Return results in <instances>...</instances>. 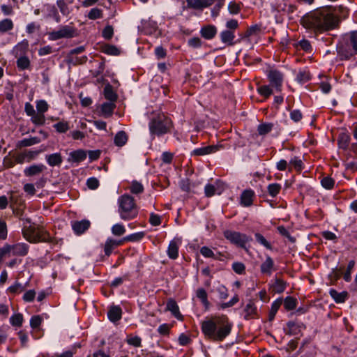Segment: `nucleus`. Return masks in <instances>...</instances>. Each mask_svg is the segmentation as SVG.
Here are the masks:
<instances>
[{
  "label": "nucleus",
  "mask_w": 357,
  "mask_h": 357,
  "mask_svg": "<svg viewBox=\"0 0 357 357\" xmlns=\"http://www.w3.org/2000/svg\"><path fill=\"white\" fill-rule=\"evenodd\" d=\"M224 190V183L217 182L215 185L208 184L205 186L204 192L206 197H210L215 194L220 195Z\"/></svg>",
  "instance_id": "obj_12"
},
{
  "label": "nucleus",
  "mask_w": 357,
  "mask_h": 357,
  "mask_svg": "<svg viewBox=\"0 0 357 357\" xmlns=\"http://www.w3.org/2000/svg\"><path fill=\"white\" fill-rule=\"evenodd\" d=\"M40 142V139L37 137H33L31 138L24 139L20 142L22 146H30Z\"/></svg>",
  "instance_id": "obj_48"
},
{
  "label": "nucleus",
  "mask_w": 357,
  "mask_h": 357,
  "mask_svg": "<svg viewBox=\"0 0 357 357\" xmlns=\"http://www.w3.org/2000/svg\"><path fill=\"white\" fill-rule=\"evenodd\" d=\"M240 5L235 1H231L228 5V10L231 14H237L240 11Z\"/></svg>",
  "instance_id": "obj_62"
},
{
  "label": "nucleus",
  "mask_w": 357,
  "mask_h": 357,
  "mask_svg": "<svg viewBox=\"0 0 357 357\" xmlns=\"http://www.w3.org/2000/svg\"><path fill=\"white\" fill-rule=\"evenodd\" d=\"M282 303V300L281 298L277 299L271 305V308L268 314V320L273 321L275 318V316L280 308V305Z\"/></svg>",
  "instance_id": "obj_31"
},
{
  "label": "nucleus",
  "mask_w": 357,
  "mask_h": 357,
  "mask_svg": "<svg viewBox=\"0 0 357 357\" xmlns=\"http://www.w3.org/2000/svg\"><path fill=\"white\" fill-rule=\"evenodd\" d=\"M355 262L354 261L351 260L349 262L347 270L345 273H344V279L347 282H349L351 279V270L354 267Z\"/></svg>",
  "instance_id": "obj_55"
},
{
  "label": "nucleus",
  "mask_w": 357,
  "mask_h": 357,
  "mask_svg": "<svg viewBox=\"0 0 357 357\" xmlns=\"http://www.w3.org/2000/svg\"><path fill=\"white\" fill-rule=\"evenodd\" d=\"M349 45L351 47L350 50L341 48L339 51L347 59L357 54V31H351L349 33Z\"/></svg>",
  "instance_id": "obj_8"
},
{
  "label": "nucleus",
  "mask_w": 357,
  "mask_h": 357,
  "mask_svg": "<svg viewBox=\"0 0 357 357\" xmlns=\"http://www.w3.org/2000/svg\"><path fill=\"white\" fill-rule=\"evenodd\" d=\"M255 193L253 190L249 189L244 190L241 195V204L248 207L252 204Z\"/></svg>",
  "instance_id": "obj_17"
},
{
  "label": "nucleus",
  "mask_w": 357,
  "mask_h": 357,
  "mask_svg": "<svg viewBox=\"0 0 357 357\" xmlns=\"http://www.w3.org/2000/svg\"><path fill=\"white\" fill-rule=\"evenodd\" d=\"M87 17L90 20H93L100 19V18L102 17V10H100L99 8H93L89 11V13L87 15Z\"/></svg>",
  "instance_id": "obj_45"
},
{
  "label": "nucleus",
  "mask_w": 357,
  "mask_h": 357,
  "mask_svg": "<svg viewBox=\"0 0 357 357\" xmlns=\"http://www.w3.org/2000/svg\"><path fill=\"white\" fill-rule=\"evenodd\" d=\"M166 310L170 311L176 318L179 319L180 317H181L178 306L174 300L169 299L167 301Z\"/></svg>",
  "instance_id": "obj_23"
},
{
  "label": "nucleus",
  "mask_w": 357,
  "mask_h": 357,
  "mask_svg": "<svg viewBox=\"0 0 357 357\" xmlns=\"http://www.w3.org/2000/svg\"><path fill=\"white\" fill-rule=\"evenodd\" d=\"M196 295H197V297L202 301V303L204 305L208 306L209 303H208V301L207 298V293L204 289H203V288L198 289L197 290Z\"/></svg>",
  "instance_id": "obj_44"
},
{
  "label": "nucleus",
  "mask_w": 357,
  "mask_h": 357,
  "mask_svg": "<svg viewBox=\"0 0 357 357\" xmlns=\"http://www.w3.org/2000/svg\"><path fill=\"white\" fill-rule=\"evenodd\" d=\"M217 29L215 26L208 25L204 26L201 30L202 36L206 39H211L216 34Z\"/></svg>",
  "instance_id": "obj_26"
},
{
  "label": "nucleus",
  "mask_w": 357,
  "mask_h": 357,
  "mask_svg": "<svg viewBox=\"0 0 357 357\" xmlns=\"http://www.w3.org/2000/svg\"><path fill=\"white\" fill-rule=\"evenodd\" d=\"M303 162L298 157L292 158L289 162V165L293 166L295 169L300 171L302 169Z\"/></svg>",
  "instance_id": "obj_63"
},
{
  "label": "nucleus",
  "mask_w": 357,
  "mask_h": 357,
  "mask_svg": "<svg viewBox=\"0 0 357 357\" xmlns=\"http://www.w3.org/2000/svg\"><path fill=\"white\" fill-rule=\"evenodd\" d=\"M56 4L63 15H68L69 13L68 7L64 0H58Z\"/></svg>",
  "instance_id": "obj_60"
},
{
  "label": "nucleus",
  "mask_w": 357,
  "mask_h": 357,
  "mask_svg": "<svg viewBox=\"0 0 357 357\" xmlns=\"http://www.w3.org/2000/svg\"><path fill=\"white\" fill-rule=\"evenodd\" d=\"M255 236L258 243L264 245L267 249L271 250V245L266 241V239L261 234L256 233Z\"/></svg>",
  "instance_id": "obj_54"
},
{
  "label": "nucleus",
  "mask_w": 357,
  "mask_h": 357,
  "mask_svg": "<svg viewBox=\"0 0 357 357\" xmlns=\"http://www.w3.org/2000/svg\"><path fill=\"white\" fill-rule=\"evenodd\" d=\"M220 36L222 43L229 45H234L233 40L235 38L234 31L231 30H225L220 33Z\"/></svg>",
  "instance_id": "obj_25"
},
{
  "label": "nucleus",
  "mask_w": 357,
  "mask_h": 357,
  "mask_svg": "<svg viewBox=\"0 0 357 357\" xmlns=\"http://www.w3.org/2000/svg\"><path fill=\"white\" fill-rule=\"evenodd\" d=\"M180 244V241L178 240H173L169 243L167 249V255L169 258L175 259L178 257V245Z\"/></svg>",
  "instance_id": "obj_19"
},
{
  "label": "nucleus",
  "mask_w": 357,
  "mask_h": 357,
  "mask_svg": "<svg viewBox=\"0 0 357 357\" xmlns=\"http://www.w3.org/2000/svg\"><path fill=\"white\" fill-rule=\"evenodd\" d=\"M114 34V29L111 25H107L102 30V36L107 40H109L112 38Z\"/></svg>",
  "instance_id": "obj_56"
},
{
  "label": "nucleus",
  "mask_w": 357,
  "mask_h": 357,
  "mask_svg": "<svg viewBox=\"0 0 357 357\" xmlns=\"http://www.w3.org/2000/svg\"><path fill=\"white\" fill-rule=\"evenodd\" d=\"M286 288L285 282L280 279H275V283L272 284L271 289L274 293L281 294Z\"/></svg>",
  "instance_id": "obj_32"
},
{
  "label": "nucleus",
  "mask_w": 357,
  "mask_h": 357,
  "mask_svg": "<svg viewBox=\"0 0 357 357\" xmlns=\"http://www.w3.org/2000/svg\"><path fill=\"white\" fill-rule=\"evenodd\" d=\"M258 93L264 98H268L273 93L272 86L271 85H263L257 88Z\"/></svg>",
  "instance_id": "obj_37"
},
{
  "label": "nucleus",
  "mask_w": 357,
  "mask_h": 357,
  "mask_svg": "<svg viewBox=\"0 0 357 357\" xmlns=\"http://www.w3.org/2000/svg\"><path fill=\"white\" fill-rule=\"evenodd\" d=\"M90 222L87 220L75 221L72 223V227L76 234H82L90 227Z\"/></svg>",
  "instance_id": "obj_14"
},
{
  "label": "nucleus",
  "mask_w": 357,
  "mask_h": 357,
  "mask_svg": "<svg viewBox=\"0 0 357 357\" xmlns=\"http://www.w3.org/2000/svg\"><path fill=\"white\" fill-rule=\"evenodd\" d=\"M75 34V29L70 26H63L58 31L50 33V38L56 40L62 38H72Z\"/></svg>",
  "instance_id": "obj_9"
},
{
  "label": "nucleus",
  "mask_w": 357,
  "mask_h": 357,
  "mask_svg": "<svg viewBox=\"0 0 357 357\" xmlns=\"http://www.w3.org/2000/svg\"><path fill=\"white\" fill-rule=\"evenodd\" d=\"M119 213L122 220L128 221L135 218L138 210L134 198L127 194L121 196L118 199Z\"/></svg>",
  "instance_id": "obj_4"
},
{
  "label": "nucleus",
  "mask_w": 357,
  "mask_h": 357,
  "mask_svg": "<svg viewBox=\"0 0 357 357\" xmlns=\"http://www.w3.org/2000/svg\"><path fill=\"white\" fill-rule=\"evenodd\" d=\"M7 251L11 252L14 256H25L29 251V245L24 243H20L8 246Z\"/></svg>",
  "instance_id": "obj_10"
},
{
  "label": "nucleus",
  "mask_w": 357,
  "mask_h": 357,
  "mask_svg": "<svg viewBox=\"0 0 357 357\" xmlns=\"http://www.w3.org/2000/svg\"><path fill=\"white\" fill-rule=\"evenodd\" d=\"M112 232L114 236H122L126 232L124 226L121 224H115L112 227Z\"/></svg>",
  "instance_id": "obj_49"
},
{
  "label": "nucleus",
  "mask_w": 357,
  "mask_h": 357,
  "mask_svg": "<svg viewBox=\"0 0 357 357\" xmlns=\"http://www.w3.org/2000/svg\"><path fill=\"white\" fill-rule=\"evenodd\" d=\"M45 169H46V167L43 164L33 165L26 167L24 170V173L26 176H33L40 174Z\"/></svg>",
  "instance_id": "obj_16"
},
{
  "label": "nucleus",
  "mask_w": 357,
  "mask_h": 357,
  "mask_svg": "<svg viewBox=\"0 0 357 357\" xmlns=\"http://www.w3.org/2000/svg\"><path fill=\"white\" fill-rule=\"evenodd\" d=\"M215 0H186L188 7L202 10L211 6Z\"/></svg>",
  "instance_id": "obj_11"
},
{
  "label": "nucleus",
  "mask_w": 357,
  "mask_h": 357,
  "mask_svg": "<svg viewBox=\"0 0 357 357\" xmlns=\"http://www.w3.org/2000/svg\"><path fill=\"white\" fill-rule=\"evenodd\" d=\"M274 262L271 257L267 256L266 260L261 265V271L263 273H266L268 275L271 274V271L273 267Z\"/></svg>",
  "instance_id": "obj_28"
},
{
  "label": "nucleus",
  "mask_w": 357,
  "mask_h": 357,
  "mask_svg": "<svg viewBox=\"0 0 357 357\" xmlns=\"http://www.w3.org/2000/svg\"><path fill=\"white\" fill-rule=\"evenodd\" d=\"M53 127L60 133H64L70 129L69 123L67 121H59L55 123Z\"/></svg>",
  "instance_id": "obj_41"
},
{
  "label": "nucleus",
  "mask_w": 357,
  "mask_h": 357,
  "mask_svg": "<svg viewBox=\"0 0 357 357\" xmlns=\"http://www.w3.org/2000/svg\"><path fill=\"white\" fill-rule=\"evenodd\" d=\"M310 78V74L305 71H300L296 75V80L300 83H304Z\"/></svg>",
  "instance_id": "obj_57"
},
{
  "label": "nucleus",
  "mask_w": 357,
  "mask_h": 357,
  "mask_svg": "<svg viewBox=\"0 0 357 357\" xmlns=\"http://www.w3.org/2000/svg\"><path fill=\"white\" fill-rule=\"evenodd\" d=\"M31 121L32 122L36 125H43L45 121V115L41 113H35L31 116Z\"/></svg>",
  "instance_id": "obj_50"
},
{
  "label": "nucleus",
  "mask_w": 357,
  "mask_h": 357,
  "mask_svg": "<svg viewBox=\"0 0 357 357\" xmlns=\"http://www.w3.org/2000/svg\"><path fill=\"white\" fill-rule=\"evenodd\" d=\"M17 66L20 70L27 69L30 66V61L26 56H20L17 61Z\"/></svg>",
  "instance_id": "obj_40"
},
{
  "label": "nucleus",
  "mask_w": 357,
  "mask_h": 357,
  "mask_svg": "<svg viewBox=\"0 0 357 357\" xmlns=\"http://www.w3.org/2000/svg\"><path fill=\"white\" fill-rule=\"evenodd\" d=\"M127 343L136 347L141 346L142 340L138 336L128 337L126 340Z\"/></svg>",
  "instance_id": "obj_59"
},
{
  "label": "nucleus",
  "mask_w": 357,
  "mask_h": 357,
  "mask_svg": "<svg viewBox=\"0 0 357 357\" xmlns=\"http://www.w3.org/2000/svg\"><path fill=\"white\" fill-rule=\"evenodd\" d=\"M336 8L323 6L307 13L301 19V24L313 33H322L335 29L339 19L335 14Z\"/></svg>",
  "instance_id": "obj_1"
},
{
  "label": "nucleus",
  "mask_w": 357,
  "mask_h": 357,
  "mask_svg": "<svg viewBox=\"0 0 357 357\" xmlns=\"http://www.w3.org/2000/svg\"><path fill=\"white\" fill-rule=\"evenodd\" d=\"M144 236V233L141 231V232H137V233H135V234H130L129 236H127L125 238H123V239H122V241H123V242L124 241H139Z\"/></svg>",
  "instance_id": "obj_46"
},
{
  "label": "nucleus",
  "mask_w": 357,
  "mask_h": 357,
  "mask_svg": "<svg viewBox=\"0 0 357 357\" xmlns=\"http://www.w3.org/2000/svg\"><path fill=\"white\" fill-rule=\"evenodd\" d=\"M49 105L47 102L44 100H40L36 101V109L38 113L43 114L48 110Z\"/></svg>",
  "instance_id": "obj_47"
},
{
  "label": "nucleus",
  "mask_w": 357,
  "mask_h": 357,
  "mask_svg": "<svg viewBox=\"0 0 357 357\" xmlns=\"http://www.w3.org/2000/svg\"><path fill=\"white\" fill-rule=\"evenodd\" d=\"M45 158L48 165L51 167L59 166L63 162V158L60 153L47 155Z\"/></svg>",
  "instance_id": "obj_20"
},
{
  "label": "nucleus",
  "mask_w": 357,
  "mask_h": 357,
  "mask_svg": "<svg viewBox=\"0 0 357 357\" xmlns=\"http://www.w3.org/2000/svg\"><path fill=\"white\" fill-rule=\"evenodd\" d=\"M172 127V120L165 114L155 115L149 123L150 133L153 137H160L169 132Z\"/></svg>",
  "instance_id": "obj_3"
},
{
  "label": "nucleus",
  "mask_w": 357,
  "mask_h": 357,
  "mask_svg": "<svg viewBox=\"0 0 357 357\" xmlns=\"http://www.w3.org/2000/svg\"><path fill=\"white\" fill-rule=\"evenodd\" d=\"M122 310L121 308L119 306H113L111 307L107 312V316L109 319L115 322L119 321L121 318Z\"/></svg>",
  "instance_id": "obj_22"
},
{
  "label": "nucleus",
  "mask_w": 357,
  "mask_h": 357,
  "mask_svg": "<svg viewBox=\"0 0 357 357\" xmlns=\"http://www.w3.org/2000/svg\"><path fill=\"white\" fill-rule=\"evenodd\" d=\"M128 136L125 131H119L114 137V144L117 146H123L128 141Z\"/></svg>",
  "instance_id": "obj_27"
},
{
  "label": "nucleus",
  "mask_w": 357,
  "mask_h": 357,
  "mask_svg": "<svg viewBox=\"0 0 357 357\" xmlns=\"http://www.w3.org/2000/svg\"><path fill=\"white\" fill-rule=\"evenodd\" d=\"M13 22L10 19H4L0 21V33H6L13 29Z\"/></svg>",
  "instance_id": "obj_34"
},
{
  "label": "nucleus",
  "mask_w": 357,
  "mask_h": 357,
  "mask_svg": "<svg viewBox=\"0 0 357 357\" xmlns=\"http://www.w3.org/2000/svg\"><path fill=\"white\" fill-rule=\"evenodd\" d=\"M104 52L109 55H119L120 54L119 50L114 45H107L104 47Z\"/></svg>",
  "instance_id": "obj_51"
},
{
  "label": "nucleus",
  "mask_w": 357,
  "mask_h": 357,
  "mask_svg": "<svg viewBox=\"0 0 357 357\" xmlns=\"http://www.w3.org/2000/svg\"><path fill=\"white\" fill-rule=\"evenodd\" d=\"M200 253L205 257L207 258H215L217 259L216 255L213 251L208 247L204 246L200 249Z\"/></svg>",
  "instance_id": "obj_53"
},
{
  "label": "nucleus",
  "mask_w": 357,
  "mask_h": 357,
  "mask_svg": "<svg viewBox=\"0 0 357 357\" xmlns=\"http://www.w3.org/2000/svg\"><path fill=\"white\" fill-rule=\"evenodd\" d=\"M10 322L13 326L20 327L23 322V316L20 313L15 314L10 318Z\"/></svg>",
  "instance_id": "obj_43"
},
{
  "label": "nucleus",
  "mask_w": 357,
  "mask_h": 357,
  "mask_svg": "<svg viewBox=\"0 0 357 357\" xmlns=\"http://www.w3.org/2000/svg\"><path fill=\"white\" fill-rule=\"evenodd\" d=\"M281 185L279 183H271L267 187V191L268 195L274 198L275 197L281 190Z\"/></svg>",
  "instance_id": "obj_35"
},
{
  "label": "nucleus",
  "mask_w": 357,
  "mask_h": 357,
  "mask_svg": "<svg viewBox=\"0 0 357 357\" xmlns=\"http://www.w3.org/2000/svg\"><path fill=\"white\" fill-rule=\"evenodd\" d=\"M244 311L245 313V318L246 319H248L250 317H251L256 313L257 307L255 305L254 303L252 301H250L246 305Z\"/></svg>",
  "instance_id": "obj_36"
},
{
  "label": "nucleus",
  "mask_w": 357,
  "mask_h": 357,
  "mask_svg": "<svg viewBox=\"0 0 357 357\" xmlns=\"http://www.w3.org/2000/svg\"><path fill=\"white\" fill-rule=\"evenodd\" d=\"M223 235L231 243L244 249L246 248V243L250 241V238L245 234L232 230H225Z\"/></svg>",
  "instance_id": "obj_6"
},
{
  "label": "nucleus",
  "mask_w": 357,
  "mask_h": 357,
  "mask_svg": "<svg viewBox=\"0 0 357 357\" xmlns=\"http://www.w3.org/2000/svg\"><path fill=\"white\" fill-rule=\"evenodd\" d=\"M273 127V125L271 123L260 124V125H259V126L257 128L258 133L260 135H264L268 133L269 132H271Z\"/></svg>",
  "instance_id": "obj_42"
},
{
  "label": "nucleus",
  "mask_w": 357,
  "mask_h": 357,
  "mask_svg": "<svg viewBox=\"0 0 357 357\" xmlns=\"http://www.w3.org/2000/svg\"><path fill=\"white\" fill-rule=\"evenodd\" d=\"M123 241H122V240L116 241V240H114L112 238H108L105 244L104 250H105V255L107 256H109L110 254L112 253L113 249L114 248L123 244Z\"/></svg>",
  "instance_id": "obj_21"
},
{
  "label": "nucleus",
  "mask_w": 357,
  "mask_h": 357,
  "mask_svg": "<svg viewBox=\"0 0 357 357\" xmlns=\"http://www.w3.org/2000/svg\"><path fill=\"white\" fill-rule=\"evenodd\" d=\"M267 77L272 88L277 91H280L284 79L283 74L276 69H271L268 72Z\"/></svg>",
  "instance_id": "obj_7"
},
{
  "label": "nucleus",
  "mask_w": 357,
  "mask_h": 357,
  "mask_svg": "<svg viewBox=\"0 0 357 357\" xmlns=\"http://www.w3.org/2000/svg\"><path fill=\"white\" fill-rule=\"evenodd\" d=\"M86 185L89 189L95 190L99 186V181L96 178L91 177L87 179Z\"/></svg>",
  "instance_id": "obj_64"
},
{
  "label": "nucleus",
  "mask_w": 357,
  "mask_h": 357,
  "mask_svg": "<svg viewBox=\"0 0 357 357\" xmlns=\"http://www.w3.org/2000/svg\"><path fill=\"white\" fill-rule=\"evenodd\" d=\"M232 269L237 274H243L245 273V266L241 262H234L232 264Z\"/></svg>",
  "instance_id": "obj_58"
},
{
  "label": "nucleus",
  "mask_w": 357,
  "mask_h": 357,
  "mask_svg": "<svg viewBox=\"0 0 357 357\" xmlns=\"http://www.w3.org/2000/svg\"><path fill=\"white\" fill-rule=\"evenodd\" d=\"M104 96L106 99L112 102H114L117 99L116 93L114 91L112 86L109 84L106 85L104 88Z\"/></svg>",
  "instance_id": "obj_30"
},
{
  "label": "nucleus",
  "mask_w": 357,
  "mask_h": 357,
  "mask_svg": "<svg viewBox=\"0 0 357 357\" xmlns=\"http://www.w3.org/2000/svg\"><path fill=\"white\" fill-rule=\"evenodd\" d=\"M296 303V299L291 296H287L284 301V306L287 310H292L295 309Z\"/></svg>",
  "instance_id": "obj_39"
},
{
  "label": "nucleus",
  "mask_w": 357,
  "mask_h": 357,
  "mask_svg": "<svg viewBox=\"0 0 357 357\" xmlns=\"http://www.w3.org/2000/svg\"><path fill=\"white\" fill-rule=\"evenodd\" d=\"M42 322V317L39 315L33 316L30 320V326L32 328H38Z\"/></svg>",
  "instance_id": "obj_61"
},
{
  "label": "nucleus",
  "mask_w": 357,
  "mask_h": 357,
  "mask_svg": "<svg viewBox=\"0 0 357 357\" xmlns=\"http://www.w3.org/2000/svg\"><path fill=\"white\" fill-rule=\"evenodd\" d=\"M24 238L31 243L38 242H51L52 238L48 232L43 229H36L34 227H29L22 230Z\"/></svg>",
  "instance_id": "obj_5"
},
{
  "label": "nucleus",
  "mask_w": 357,
  "mask_h": 357,
  "mask_svg": "<svg viewBox=\"0 0 357 357\" xmlns=\"http://www.w3.org/2000/svg\"><path fill=\"white\" fill-rule=\"evenodd\" d=\"M321 183L324 188L330 190L333 188L335 181L329 176H326L322 178Z\"/></svg>",
  "instance_id": "obj_52"
},
{
  "label": "nucleus",
  "mask_w": 357,
  "mask_h": 357,
  "mask_svg": "<svg viewBox=\"0 0 357 357\" xmlns=\"http://www.w3.org/2000/svg\"><path fill=\"white\" fill-rule=\"evenodd\" d=\"M219 150L217 145H210L204 147L197 148L192 151V155L197 156H202L216 152Z\"/></svg>",
  "instance_id": "obj_13"
},
{
  "label": "nucleus",
  "mask_w": 357,
  "mask_h": 357,
  "mask_svg": "<svg viewBox=\"0 0 357 357\" xmlns=\"http://www.w3.org/2000/svg\"><path fill=\"white\" fill-rule=\"evenodd\" d=\"M350 139V136L347 133L341 132L337 138V145L339 149H342L343 150L347 149Z\"/></svg>",
  "instance_id": "obj_24"
},
{
  "label": "nucleus",
  "mask_w": 357,
  "mask_h": 357,
  "mask_svg": "<svg viewBox=\"0 0 357 357\" xmlns=\"http://www.w3.org/2000/svg\"><path fill=\"white\" fill-rule=\"evenodd\" d=\"M329 294L335 301L338 303H344L348 296V294L346 291L338 292L333 289L330 290Z\"/></svg>",
  "instance_id": "obj_29"
},
{
  "label": "nucleus",
  "mask_w": 357,
  "mask_h": 357,
  "mask_svg": "<svg viewBox=\"0 0 357 357\" xmlns=\"http://www.w3.org/2000/svg\"><path fill=\"white\" fill-rule=\"evenodd\" d=\"M116 107L114 102H105L101 106V112L105 116H109L112 114Z\"/></svg>",
  "instance_id": "obj_33"
},
{
  "label": "nucleus",
  "mask_w": 357,
  "mask_h": 357,
  "mask_svg": "<svg viewBox=\"0 0 357 357\" xmlns=\"http://www.w3.org/2000/svg\"><path fill=\"white\" fill-rule=\"evenodd\" d=\"M86 158V152L84 150L79 149L70 153L68 160L78 163L84 160Z\"/></svg>",
  "instance_id": "obj_18"
},
{
  "label": "nucleus",
  "mask_w": 357,
  "mask_h": 357,
  "mask_svg": "<svg viewBox=\"0 0 357 357\" xmlns=\"http://www.w3.org/2000/svg\"><path fill=\"white\" fill-rule=\"evenodd\" d=\"M201 328L207 338L215 342H221L230 334L232 324L226 315H221L203 321Z\"/></svg>",
  "instance_id": "obj_2"
},
{
  "label": "nucleus",
  "mask_w": 357,
  "mask_h": 357,
  "mask_svg": "<svg viewBox=\"0 0 357 357\" xmlns=\"http://www.w3.org/2000/svg\"><path fill=\"white\" fill-rule=\"evenodd\" d=\"M130 191L135 195L142 193L144 192V186L141 183L133 181L130 186Z\"/></svg>",
  "instance_id": "obj_38"
},
{
  "label": "nucleus",
  "mask_w": 357,
  "mask_h": 357,
  "mask_svg": "<svg viewBox=\"0 0 357 357\" xmlns=\"http://www.w3.org/2000/svg\"><path fill=\"white\" fill-rule=\"evenodd\" d=\"M29 47V43L26 40L17 43L13 49L12 53L15 57L24 56Z\"/></svg>",
  "instance_id": "obj_15"
}]
</instances>
